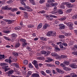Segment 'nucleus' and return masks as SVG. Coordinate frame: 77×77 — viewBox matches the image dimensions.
Returning <instances> with one entry per match:
<instances>
[{"label":"nucleus","mask_w":77,"mask_h":77,"mask_svg":"<svg viewBox=\"0 0 77 77\" xmlns=\"http://www.w3.org/2000/svg\"><path fill=\"white\" fill-rule=\"evenodd\" d=\"M29 1L30 3H31L32 5H35V0H29Z\"/></svg>","instance_id":"4be33fe9"},{"label":"nucleus","mask_w":77,"mask_h":77,"mask_svg":"<svg viewBox=\"0 0 77 77\" xmlns=\"http://www.w3.org/2000/svg\"><path fill=\"white\" fill-rule=\"evenodd\" d=\"M20 43L19 42H17L15 45V48H18V47H19L20 46Z\"/></svg>","instance_id":"dca6fc26"},{"label":"nucleus","mask_w":77,"mask_h":77,"mask_svg":"<svg viewBox=\"0 0 77 77\" xmlns=\"http://www.w3.org/2000/svg\"><path fill=\"white\" fill-rule=\"evenodd\" d=\"M3 32L5 33H7L8 34L9 33H10V31H9V30L4 31Z\"/></svg>","instance_id":"ea45409f"},{"label":"nucleus","mask_w":77,"mask_h":77,"mask_svg":"<svg viewBox=\"0 0 77 77\" xmlns=\"http://www.w3.org/2000/svg\"><path fill=\"white\" fill-rule=\"evenodd\" d=\"M11 68H5V72H6V71H9V70H10Z\"/></svg>","instance_id":"c9c22d12"},{"label":"nucleus","mask_w":77,"mask_h":77,"mask_svg":"<svg viewBox=\"0 0 77 77\" xmlns=\"http://www.w3.org/2000/svg\"><path fill=\"white\" fill-rule=\"evenodd\" d=\"M70 67H72V68H77V65H75V64H71L70 65Z\"/></svg>","instance_id":"f8f14e48"},{"label":"nucleus","mask_w":77,"mask_h":77,"mask_svg":"<svg viewBox=\"0 0 77 77\" xmlns=\"http://www.w3.org/2000/svg\"><path fill=\"white\" fill-rule=\"evenodd\" d=\"M13 54L14 56H18V53L16 52L13 53Z\"/></svg>","instance_id":"c03bdc74"},{"label":"nucleus","mask_w":77,"mask_h":77,"mask_svg":"<svg viewBox=\"0 0 77 77\" xmlns=\"http://www.w3.org/2000/svg\"><path fill=\"white\" fill-rule=\"evenodd\" d=\"M61 21H65L66 20V17H63L60 19Z\"/></svg>","instance_id":"8fccbe9b"},{"label":"nucleus","mask_w":77,"mask_h":77,"mask_svg":"<svg viewBox=\"0 0 77 77\" xmlns=\"http://www.w3.org/2000/svg\"><path fill=\"white\" fill-rule=\"evenodd\" d=\"M51 53V52L50 51H48L47 52L45 51H42L41 52V54H45V57H47V56H48L50 54V53Z\"/></svg>","instance_id":"7ed1b4c3"},{"label":"nucleus","mask_w":77,"mask_h":77,"mask_svg":"<svg viewBox=\"0 0 77 77\" xmlns=\"http://www.w3.org/2000/svg\"><path fill=\"white\" fill-rule=\"evenodd\" d=\"M52 73L53 74H55L56 73V71L55 70H53L52 71Z\"/></svg>","instance_id":"774afa93"},{"label":"nucleus","mask_w":77,"mask_h":77,"mask_svg":"<svg viewBox=\"0 0 77 77\" xmlns=\"http://www.w3.org/2000/svg\"><path fill=\"white\" fill-rule=\"evenodd\" d=\"M64 63L65 65H69V62L67 61H64Z\"/></svg>","instance_id":"79ce46f5"},{"label":"nucleus","mask_w":77,"mask_h":77,"mask_svg":"<svg viewBox=\"0 0 77 77\" xmlns=\"http://www.w3.org/2000/svg\"><path fill=\"white\" fill-rule=\"evenodd\" d=\"M32 72L31 71H29L28 72V74L29 75H30L32 74Z\"/></svg>","instance_id":"bf43d9fd"},{"label":"nucleus","mask_w":77,"mask_h":77,"mask_svg":"<svg viewBox=\"0 0 77 77\" xmlns=\"http://www.w3.org/2000/svg\"><path fill=\"white\" fill-rule=\"evenodd\" d=\"M43 41H47V39L46 38H45L43 37H41Z\"/></svg>","instance_id":"3c124183"},{"label":"nucleus","mask_w":77,"mask_h":77,"mask_svg":"<svg viewBox=\"0 0 77 77\" xmlns=\"http://www.w3.org/2000/svg\"><path fill=\"white\" fill-rule=\"evenodd\" d=\"M72 19L73 20H75L77 18V15H74L73 17H72Z\"/></svg>","instance_id":"2f4dec72"},{"label":"nucleus","mask_w":77,"mask_h":77,"mask_svg":"<svg viewBox=\"0 0 77 77\" xmlns=\"http://www.w3.org/2000/svg\"><path fill=\"white\" fill-rule=\"evenodd\" d=\"M45 2V0H40L39 1V3L42 4V3H44Z\"/></svg>","instance_id":"37998d69"},{"label":"nucleus","mask_w":77,"mask_h":77,"mask_svg":"<svg viewBox=\"0 0 77 77\" xmlns=\"http://www.w3.org/2000/svg\"><path fill=\"white\" fill-rule=\"evenodd\" d=\"M32 11H33V10L31 9V8H30V9H29V10H27V11H28V12H31Z\"/></svg>","instance_id":"338daca9"},{"label":"nucleus","mask_w":77,"mask_h":77,"mask_svg":"<svg viewBox=\"0 0 77 77\" xmlns=\"http://www.w3.org/2000/svg\"><path fill=\"white\" fill-rule=\"evenodd\" d=\"M54 50L55 51H59L60 49L58 48H55Z\"/></svg>","instance_id":"e433bc0d"},{"label":"nucleus","mask_w":77,"mask_h":77,"mask_svg":"<svg viewBox=\"0 0 77 77\" xmlns=\"http://www.w3.org/2000/svg\"><path fill=\"white\" fill-rule=\"evenodd\" d=\"M21 1V3L22 5H26V4L24 2H26V0H20Z\"/></svg>","instance_id":"412c9836"},{"label":"nucleus","mask_w":77,"mask_h":77,"mask_svg":"<svg viewBox=\"0 0 77 77\" xmlns=\"http://www.w3.org/2000/svg\"><path fill=\"white\" fill-rule=\"evenodd\" d=\"M2 10H8V6H5L4 7H3L2 8Z\"/></svg>","instance_id":"b1692460"},{"label":"nucleus","mask_w":77,"mask_h":77,"mask_svg":"<svg viewBox=\"0 0 77 77\" xmlns=\"http://www.w3.org/2000/svg\"><path fill=\"white\" fill-rule=\"evenodd\" d=\"M42 23L39 24L37 27L38 29H41V28L42 27Z\"/></svg>","instance_id":"393cba45"},{"label":"nucleus","mask_w":77,"mask_h":77,"mask_svg":"<svg viewBox=\"0 0 77 77\" xmlns=\"http://www.w3.org/2000/svg\"><path fill=\"white\" fill-rule=\"evenodd\" d=\"M66 24L67 26L69 27H71L73 26V24L71 22H68L67 23H66Z\"/></svg>","instance_id":"1a4fd4ad"},{"label":"nucleus","mask_w":77,"mask_h":77,"mask_svg":"<svg viewBox=\"0 0 77 77\" xmlns=\"http://www.w3.org/2000/svg\"><path fill=\"white\" fill-rule=\"evenodd\" d=\"M60 47L61 48H63V50H65V48H63V46L62 45V43L60 45Z\"/></svg>","instance_id":"49530a36"},{"label":"nucleus","mask_w":77,"mask_h":77,"mask_svg":"<svg viewBox=\"0 0 77 77\" xmlns=\"http://www.w3.org/2000/svg\"><path fill=\"white\" fill-rule=\"evenodd\" d=\"M60 57L61 59H63L64 58H66V56L65 55H62Z\"/></svg>","instance_id":"603ef678"},{"label":"nucleus","mask_w":77,"mask_h":77,"mask_svg":"<svg viewBox=\"0 0 77 77\" xmlns=\"http://www.w3.org/2000/svg\"><path fill=\"white\" fill-rule=\"evenodd\" d=\"M36 69H38L39 68V67L38 66V64L34 65Z\"/></svg>","instance_id":"052dcab7"},{"label":"nucleus","mask_w":77,"mask_h":77,"mask_svg":"<svg viewBox=\"0 0 77 77\" xmlns=\"http://www.w3.org/2000/svg\"><path fill=\"white\" fill-rule=\"evenodd\" d=\"M5 65H7V64L5 63H2L1 64V66H3Z\"/></svg>","instance_id":"a18cd8bd"},{"label":"nucleus","mask_w":77,"mask_h":77,"mask_svg":"<svg viewBox=\"0 0 77 77\" xmlns=\"http://www.w3.org/2000/svg\"><path fill=\"white\" fill-rule=\"evenodd\" d=\"M50 4H48V3H46V6L47 7H50Z\"/></svg>","instance_id":"6e6d98bb"},{"label":"nucleus","mask_w":77,"mask_h":77,"mask_svg":"<svg viewBox=\"0 0 77 77\" xmlns=\"http://www.w3.org/2000/svg\"><path fill=\"white\" fill-rule=\"evenodd\" d=\"M72 54H74V55H77V51L76 52H72Z\"/></svg>","instance_id":"69168bd1"},{"label":"nucleus","mask_w":77,"mask_h":77,"mask_svg":"<svg viewBox=\"0 0 77 77\" xmlns=\"http://www.w3.org/2000/svg\"><path fill=\"white\" fill-rule=\"evenodd\" d=\"M3 20L4 21H5V22H8V24H12V23H13L14 21V20H5V19H3Z\"/></svg>","instance_id":"423d86ee"},{"label":"nucleus","mask_w":77,"mask_h":77,"mask_svg":"<svg viewBox=\"0 0 77 77\" xmlns=\"http://www.w3.org/2000/svg\"><path fill=\"white\" fill-rule=\"evenodd\" d=\"M59 29L60 30H62L63 29H64L65 28V26H62V25L61 24H60L59 25Z\"/></svg>","instance_id":"9b49d317"},{"label":"nucleus","mask_w":77,"mask_h":77,"mask_svg":"<svg viewBox=\"0 0 77 77\" xmlns=\"http://www.w3.org/2000/svg\"><path fill=\"white\" fill-rule=\"evenodd\" d=\"M20 41L21 42H22L23 43H25V42H26V41L25 39H21L20 40Z\"/></svg>","instance_id":"7c9ffc66"},{"label":"nucleus","mask_w":77,"mask_h":77,"mask_svg":"<svg viewBox=\"0 0 77 77\" xmlns=\"http://www.w3.org/2000/svg\"><path fill=\"white\" fill-rule=\"evenodd\" d=\"M18 11V9L17 8H13L11 10V11L14 12V11Z\"/></svg>","instance_id":"72a5a7b5"},{"label":"nucleus","mask_w":77,"mask_h":77,"mask_svg":"<svg viewBox=\"0 0 77 77\" xmlns=\"http://www.w3.org/2000/svg\"><path fill=\"white\" fill-rule=\"evenodd\" d=\"M48 3H53V2H54V1L53 0H48L47 1Z\"/></svg>","instance_id":"58836bf2"},{"label":"nucleus","mask_w":77,"mask_h":77,"mask_svg":"<svg viewBox=\"0 0 77 77\" xmlns=\"http://www.w3.org/2000/svg\"><path fill=\"white\" fill-rule=\"evenodd\" d=\"M23 13H24V17L26 18H28V16L27 15L28 14L26 11H23Z\"/></svg>","instance_id":"4468645a"},{"label":"nucleus","mask_w":77,"mask_h":77,"mask_svg":"<svg viewBox=\"0 0 77 77\" xmlns=\"http://www.w3.org/2000/svg\"><path fill=\"white\" fill-rule=\"evenodd\" d=\"M4 57H5V55H2L0 57V59H2V58H4Z\"/></svg>","instance_id":"5fc2aeb1"},{"label":"nucleus","mask_w":77,"mask_h":77,"mask_svg":"<svg viewBox=\"0 0 77 77\" xmlns=\"http://www.w3.org/2000/svg\"><path fill=\"white\" fill-rule=\"evenodd\" d=\"M46 72L47 74H50L51 72V71L49 69H48L46 70Z\"/></svg>","instance_id":"de8ad7c7"},{"label":"nucleus","mask_w":77,"mask_h":77,"mask_svg":"<svg viewBox=\"0 0 77 77\" xmlns=\"http://www.w3.org/2000/svg\"><path fill=\"white\" fill-rule=\"evenodd\" d=\"M70 75H72L71 77H77V75H75V74L74 73H71L70 74Z\"/></svg>","instance_id":"cd10ccee"},{"label":"nucleus","mask_w":77,"mask_h":77,"mask_svg":"<svg viewBox=\"0 0 77 77\" xmlns=\"http://www.w3.org/2000/svg\"><path fill=\"white\" fill-rule=\"evenodd\" d=\"M22 29V27L20 26H16L14 28V29L16 30H20V29Z\"/></svg>","instance_id":"aec40b11"},{"label":"nucleus","mask_w":77,"mask_h":77,"mask_svg":"<svg viewBox=\"0 0 77 77\" xmlns=\"http://www.w3.org/2000/svg\"><path fill=\"white\" fill-rule=\"evenodd\" d=\"M23 62L24 65H27L28 64V61L27 60H24Z\"/></svg>","instance_id":"473e14b6"},{"label":"nucleus","mask_w":77,"mask_h":77,"mask_svg":"<svg viewBox=\"0 0 77 77\" xmlns=\"http://www.w3.org/2000/svg\"><path fill=\"white\" fill-rule=\"evenodd\" d=\"M29 68H33V66H32V64L31 63H30L29 65Z\"/></svg>","instance_id":"09e8293b"},{"label":"nucleus","mask_w":77,"mask_h":77,"mask_svg":"<svg viewBox=\"0 0 77 77\" xmlns=\"http://www.w3.org/2000/svg\"><path fill=\"white\" fill-rule=\"evenodd\" d=\"M66 5H67V8H71V7H72L71 6V3H70L69 2H67Z\"/></svg>","instance_id":"2eb2a0df"},{"label":"nucleus","mask_w":77,"mask_h":77,"mask_svg":"<svg viewBox=\"0 0 77 77\" xmlns=\"http://www.w3.org/2000/svg\"><path fill=\"white\" fill-rule=\"evenodd\" d=\"M56 70L58 72L60 73V74H63L64 73V71L60 69L56 68Z\"/></svg>","instance_id":"0eeeda50"},{"label":"nucleus","mask_w":77,"mask_h":77,"mask_svg":"<svg viewBox=\"0 0 77 77\" xmlns=\"http://www.w3.org/2000/svg\"><path fill=\"white\" fill-rule=\"evenodd\" d=\"M5 62H9V63H11L12 62V61L9 58V59H6L5 60Z\"/></svg>","instance_id":"a211bd4d"},{"label":"nucleus","mask_w":77,"mask_h":77,"mask_svg":"<svg viewBox=\"0 0 77 77\" xmlns=\"http://www.w3.org/2000/svg\"><path fill=\"white\" fill-rule=\"evenodd\" d=\"M51 54L52 56H56L57 58H59V55H58L56 53H53Z\"/></svg>","instance_id":"9d476101"},{"label":"nucleus","mask_w":77,"mask_h":77,"mask_svg":"<svg viewBox=\"0 0 77 77\" xmlns=\"http://www.w3.org/2000/svg\"><path fill=\"white\" fill-rule=\"evenodd\" d=\"M59 38H65V36L63 35H60L59 36Z\"/></svg>","instance_id":"a19ab883"},{"label":"nucleus","mask_w":77,"mask_h":77,"mask_svg":"<svg viewBox=\"0 0 77 77\" xmlns=\"http://www.w3.org/2000/svg\"><path fill=\"white\" fill-rule=\"evenodd\" d=\"M41 73L42 74V75H44L45 76V75H47V74H46L44 71H41Z\"/></svg>","instance_id":"f704fd0d"},{"label":"nucleus","mask_w":77,"mask_h":77,"mask_svg":"<svg viewBox=\"0 0 77 77\" xmlns=\"http://www.w3.org/2000/svg\"><path fill=\"white\" fill-rule=\"evenodd\" d=\"M72 8H69L66 10V12L67 13H69L70 12H71L72 11Z\"/></svg>","instance_id":"bb28decb"},{"label":"nucleus","mask_w":77,"mask_h":77,"mask_svg":"<svg viewBox=\"0 0 77 77\" xmlns=\"http://www.w3.org/2000/svg\"><path fill=\"white\" fill-rule=\"evenodd\" d=\"M24 43L22 45L23 46H25L27 44V42H25V43Z\"/></svg>","instance_id":"680f3d73"},{"label":"nucleus","mask_w":77,"mask_h":77,"mask_svg":"<svg viewBox=\"0 0 77 77\" xmlns=\"http://www.w3.org/2000/svg\"><path fill=\"white\" fill-rule=\"evenodd\" d=\"M13 65L16 68H18L20 67V66H19V65L17 63H14Z\"/></svg>","instance_id":"a878e982"},{"label":"nucleus","mask_w":77,"mask_h":77,"mask_svg":"<svg viewBox=\"0 0 77 77\" xmlns=\"http://www.w3.org/2000/svg\"><path fill=\"white\" fill-rule=\"evenodd\" d=\"M29 28H32V27H34V25H29L28 26Z\"/></svg>","instance_id":"13d9d810"},{"label":"nucleus","mask_w":77,"mask_h":77,"mask_svg":"<svg viewBox=\"0 0 77 77\" xmlns=\"http://www.w3.org/2000/svg\"><path fill=\"white\" fill-rule=\"evenodd\" d=\"M60 6L61 8H62V9H65V6L63 5H61Z\"/></svg>","instance_id":"e2e57ef3"},{"label":"nucleus","mask_w":77,"mask_h":77,"mask_svg":"<svg viewBox=\"0 0 77 77\" xmlns=\"http://www.w3.org/2000/svg\"><path fill=\"white\" fill-rule=\"evenodd\" d=\"M46 18H47V19H48V20H50L51 21H52V20H53V18L51 17L48 16H46Z\"/></svg>","instance_id":"f3484780"},{"label":"nucleus","mask_w":77,"mask_h":77,"mask_svg":"<svg viewBox=\"0 0 77 77\" xmlns=\"http://www.w3.org/2000/svg\"><path fill=\"white\" fill-rule=\"evenodd\" d=\"M63 69H64V70H65V71H70V70L71 69L68 67H65L63 68Z\"/></svg>","instance_id":"5701e85b"},{"label":"nucleus","mask_w":77,"mask_h":77,"mask_svg":"<svg viewBox=\"0 0 77 77\" xmlns=\"http://www.w3.org/2000/svg\"><path fill=\"white\" fill-rule=\"evenodd\" d=\"M20 9V10H22L23 11H25V9L23 7H20L19 8Z\"/></svg>","instance_id":"4d7b16f0"},{"label":"nucleus","mask_w":77,"mask_h":77,"mask_svg":"<svg viewBox=\"0 0 77 77\" xmlns=\"http://www.w3.org/2000/svg\"><path fill=\"white\" fill-rule=\"evenodd\" d=\"M52 60H53L52 59V58H49L48 59V60L46 61V62H50L52 61Z\"/></svg>","instance_id":"c85d7f7f"},{"label":"nucleus","mask_w":77,"mask_h":77,"mask_svg":"<svg viewBox=\"0 0 77 77\" xmlns=\"http://www.w3.org/2000/svg\"><path fill=\"white\" fill-rule=\"evenodd\" d=\"M37 59L38 60H45V57H38Z\"/></svg>","instance_id":"ddd939ff"},{"label":"nucleus","mask_w":77,"mask_h":77,"mask_svg":"<svg viewBox=\"0 0 77 77\" xmlns=\"http://www.w3.org/2000/svg\"><path fill=\"white\" fill-rule=\"evenodd\" d=\"M4 38L6 39V40H7V41H11V39L9 38V37H7L6 36H4Z\"/></svg>","instance_id":"c756f323"},{"label":"nucleus","mask_w":77,"mask_h":77,"mask_svg":"<svg viewBox=\"0 0 77 77\" xmlns=\"http://www.w3.org/2000/svg\"><path fill=\"white\" fill-rule=\"evenodd\" d=\"M12 38L11 39V42H14L16 39V37L17 36V35L15 34H12L11 35Z\"/></svg>","instance_id":"20e7f679"},{"label":"nucleus","mask_w":77,"mask_h":77,"mask_svg":"<svg viewBox=\"0 0 77 77\" xmlns=\"http://www.w3.org/2000/svg\"><path fill=\"white\" fill-rule=\"evenodd\" d=\"M33 64L34 65H36L37 64V61L36 60H34V61L33 62Z\"/></svg>","instance_id":"864d4df0"},{"label":"nucleus","mask_w":77,"mask_h":77,"mask_svg":"<svg viewBox=\"0 0 77 77\" xmlns=\"http://www.w3.org/2000/svg\"><path fill=\"white\" fill-rule=\"evenodd\" d=\"M48 26H49L48 24L47 23L45 24L43 26L44 29H46L48 27Z\"/></svg>","instance_id":"6ab92c4d"},{"label":"nucleus","mask_w":77,"mask_h":77,"mask_svg":"<svg viewBox=\"0 0 77 77\" xmlns=\"http://www.w3.org/2000/svg\"><path fill=\"white\" fill-rule=\"evenodd\" d=\"M58 12V13L59 14L61 15L63 14V11L61 9H60Z\"/></svg>","instance_id":"4c0bfd02"},{"label":"nucleus","mask_w":77,"mask_h":77,"mask_svg":"<svg viewBox=\"0 0 77 77\" xmlns=\"http://www.w3.org/2000/svg\"><path fill=\"white\" fill-rule=\"evenodd\" d=\"M14 71L13 70H11L9 71L8 72H6L5 74H8V75L9 77H11V74H12L14 73Z\"/></svg>","instance_id":"39448f33"},{"label":"nucleus","mask_w":77,"mask_h":77,"mask_svg":"<svg viewBox=\"0 0 77 77\" xmlns=\"http://www.w3.org/2000/svg\"><path fill=\"white\" fill-rule=\"evenodd\" d=\"M32 77H40V76H39V73H35L32 74V75L31 76Z\"/></svg>","instance_id":"6e6552de"},{"label":"nucleus","mask_w":77,"mask_h":77,"mask_svg":"<svg viewBox=\"0 0 77 77\" xmlns=\"http://www.w3.org/2000/svg\"><path fill=\"white\" fill-rule=\"evenodd\" d=\"M47 36H56V32H53L52 31H50L48 32L46 35Z\"/></svg>","instance_id":"f03ea898"},{"label":"nucleus","mask_w":77,"mask_h":77,"mask_svg":"<svg viewBox=\"0 0 77 77\" xmlns=\"http://www.w3.org/2000/svg\"><path fill=\"white\" fill-rule=\"evenodd\" d=\"M51 5L52 6L54 7V8L53 11L52 12V14H56L58 11H57V8L56 7V6H57V3H52L51 4Z\"/></svg>","instance_id":"f257e3e1"},{"label":"nucleus","mask_w":77,"mask_h":77,"mask_svg":"<svg viewBox=\"0 0 77 77\" xmlns=\"http://www.w3.org/2000/svg\"><path fill=\"white\" fill-rule=\"evenodd\" d=\"M62 44L65 47H66V46H67V44L65 43H62Z\"/></svg>","instance_id":"0e129e2a"}]
</instances>
